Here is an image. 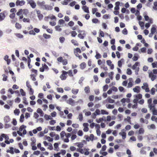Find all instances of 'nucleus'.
<instances>
[{
    "instance_id": "42",
    "label": "nucleus",
    "mask_w": 157,
    "mask_h": 157,
    "mask_svg": "<svg viewBox=\"0 0 157 157\" xmlns=\"http://www.w3.org/2000/svg\"><path fill=\"white\" fill-rule=\"evenodd\" d=\"M25 119V117L24 114H21L20 117L19 121L21 123H23Z\"/></svg>"
},
{
    "instance_id": "61",
    "label": "nucleus",
    "mask_w": 157,
    "mask_h": 157,
    "mask_svg": "<svg viewBox=\"0 0 157 157\" xmlns=\"http://www.w3.org/2000/svg\"><path fill=\"white\" fill-rule=\"evenodd\" d=\"M67 72V74H68V75L71 77H72L73 76V74L72 71L71 70H68Z\"/></svg>"
},
{
    "instance_id": "32",
    "label": "nucleus",
    "mask_w": 157,
    "mask_h": 157,
    "mask_svg": "<svg viewBox=\"0 0 157 157\" xmlns=\"http://www.w3.org/2000/svg\"><path fill=\"white\" fill-rule=\"evenodd\" d=\"M79 66L80 69L82 70H83L86 68V64L85 62H83L80 64Z\"/></svg>"
},
{
    "instance_id": "41",
    "label": "nucleus",
    "mask_w": 157,
    "mask_h": 157,
    "mask_svg": "<svg viewBox=\"0 0 157 157\" xmlns=\"http://www.w3.org/2000/svg\"><path fill=\"white\" fill-rule=\"evenodd\" d=\"M147 127L149 129H155L156 128V126L154 124H151L150 125H148Z\"/></svg>"
},
{
    "instance_id": "39",
    "label": "nucleus",
    "mask_w": 157,
    "mask_h": 157,
    "mask_svg": "<svg viewBox=\"0 0 157 157\" xmlns=\"http://www.w3.org/2000/svg\"><path fill=\"white\" fill-rule=\"evenodd\" d=\"M84 91L86 94H89L90 92V88L89 86H87L85 87L84 88Z\"/></svg>"
},
{
    "instance_id": "62",
    "label": "nucleus",
    "mask_w": 157,
    "mask_h": 157,
    "mask_svg": "<svg viewBox=\"0 0 157 157\" xmlns=\"http://www.w3.org/2000/svg\"><path fill=\"white\" fill-rule=\"evenodd\" d=\"M131 117L129 116H128L127 118H125L124 119V121L125 122H129L131 121Z\"/></svg>"
},
{
    "instance_id": "31",
    "label": "nucleus",
    "mask_w": 157,
    "mask_h": 157,
    "mask_svg": "<svg viewBox=\"0 0 157 157\" xmlns=\"http://www.w3.org/2000/svg\"><path fill=\"white\" fill-rule=\"evenodd\" d=\"M106 100L108 101V102L110 103H115V100L112 99L110 96L108 97L106 99Z\"/></svg>"
},
{
    "instance_id": "29",
    "label": "nucleus",
    "mask_w": 157,
    "mask_h": 157,
    "mask_svg": "<svg viewBox=\"0 0 157 157\" xmlns=\"http://www.w3.org/2000/svg\"><path fill=\"white\" fill-rule=\"evenodd\" d=\"M96 55L95 56V57L96 59H98L101 58V55L97 51H96Z\"/></svg>"
},
{
    "instance_id": "37",
    "label": "nucleus",
    "mask_w": 157,
    "mask_h": 157,
    "mask_svg": "<svg viewBox=\"0 0 157 157\" xmlns=\"http://www.w3.org/2000/svg\"><path fill=\"white\" fill-rule=\"evenodd\" d=\"M74 52L75 54L78 53H81L82 52V51L79 48L77 47L76 48L74 49Z\"/></svg>"
},
{
    "instance_id": "11",
    "label": "nucleus",
    "mask_w": 157,
    "mask_h": 157,
    "mask_svg": "<svg viewBox=\"0 0 157 157\" xmlns=\"http://www.w3.org/2000/svg\"><path fill=\"white\" fill-rule=\"evenodd\" d=\"M66 102L72 106H73L75 104V101L72 98H70L68 100H67Z\"/></svg>"
},
{
    "instance_id": "5",
    "label": "nucleus",
    "mask_w": 157,
    "mask_h": 157,
    "mask_svg": "<svg viewBox=\"0 0 157 157\" xmlns=\"http://www.w3.org/2000/svg\"><path fill=\"white\" fill-rule=\"evenodd\" d=\"M29 4L31 7L33 8L34 9L36 6V4L34 0H29V2H27V4Z\"/></svg>"
},
{
    "instance_id": "3",
    "label": "nucleus",
    "mask_w": 157,
    "mask_h": 157,
    "mask_svg": "<svg viewBox=\"0 0 157 157\" xmlns=\"http://www.w3.org/2000/svg\"><path fill=\"white\" fill-rule=\"evenodd\" d=\"M62 74L60 75L59 77L62 80H66L67 77V72L63 70L62 71Z\"/></svg>"
},
{
    "instance_id": "15",
    "label": "nucleus",
    "mask_w": 157,
    "mask_h": 157,
    "mask_svg": "<svg viewBox=\"0 0 157 157\" xmlns=\"http://www.w3.org/2000/svg\"><path fill=\"white\" fill-rule=\"evenodd\" d=\"M151 20L149 21L148 22L146 23L144 25L147 29H148L150 26L151 24L153 23V21L152 20V19H151Z\"/></svg>"
},
{
    "instance_id": "57",
    "label": "nucleus",
    "mask_w": 157,
    "mask_h": 157,
    "mask_svg": "<svg viewBox=\"0 0 157 157\" xmlns=\"http://www.w3.org/2000/svg\"><path fill=\"white\" fill-rule=\"evenodd\" d=\"M132 71L129 68H128L127 69L126 73L127 75H131L132 74Z\"/></svg>"
},
{
    "instance_id": "4",
    "label": "nucleus",
    "mask_w": 157,
    "mask_h": 157,
    "mask_svg": "<svg viewBox=\"0 0 157 157\" xmlns=\"http://www.w3.org/2000/svg\"><path fill=\"white\" fill-rule=\"evenodd\" d=\"M143 16L144 17V20L146 21H149L151 20V19H152V20L153 21V19L152 18H150L147 15V13L146 11L144 12L143 13Z\"/></svg>"
},
{
    "instance_id": "40",
    "label": "nucleus",
    "mask_w": 157,
    "mask_h": 157,
    "mask_svg": "<svg viewBox=\"0 0 157 157\" xmlns=\"http://www.w3.org/2000/svg\"><path fill=\"white\" fill-rule=\"evenodd\" d=\"M101 114L102 115H108L109 114V112L105 110L102 109L101 110Z\"/></svg>"
},
{
    "instance_id": "58",
    "label": "nucleus",
    "mask_w": 157,
    "mask_h": 157,
    "mask_svg": "<svg viewBox=\"0 0 157 157\" xmlns=\"http://www.w3.org/2000/svg\"><path fill=\"white\" fill-rule=\"evenodd\" d=\"M155 89L154 87H152L150 90V93L151 95H154L155 94Z\"/></svg>"
},
{
    "instance_id": "36",
    "label": "nucleus",
    "mask_w": 157,
    "mask_h": 157,
    "mask_svg": "<svg viewBox=\"0 0 157 157\" xmlns=\"http://www.w3.org/2000/svg\"><path fill=\"white\" fill-rule=\"evenodd\" d=\"M147 48L145 47L141 48L139 50V52L141 53H144L146 52Z\"/></svg>"
},
{
    "instance_id": "16",
    "label": "nucleus",
    "mask_w": 157,
    "mask_h": 157,
    "mask_svg": "<svg viewBox=\"0 0 157 157\" xmlns=\"http://www.w3.org/2000/svg\"><path fill=\"white\" fill-rule=\"evenodd\" d=\"M82 9L85 13H90L89 8L88 7H87L86 5L82 6Z\"/></svg>"
},
{
    "instance_id": "50",
    "label": "nucleus",
    "mask_w": 157,
    "mask_h": 157,
    "mask_svg": "<svg viewBox=\"0 0 157 157\" xmlns=\"http://www.w3.org/2000/svg\"><path fill=\"white\" fill-rule=\"evenodd\" d=\"M65 132L64 131H62L60 133L61 138L63 140L64 139V137L65 136Z\"/></svg>"
},
{
    "instance_id": "27",
    "label": "nucleus",
    "mask_w": 157,
    "mask_h": 157,
    "mask_svg": "<svg viewBox=\"0 0 157 157\" xmlns=\"http://www.w3.org/2000/svg\"><path fill=\"white\" fill-rule=\"evenodd\" d=\"M157 28V27L156 25H152V27L151 29V32L154 34L156 32V29Z\"/></svg>"
},
{
    "instance_id": "18",
    "label": "nucleus",
    "mask_w": 157,
    "mask_h": 157,
    "mask_svg": "<svg viewBox=\"0 0 157 157\" xmlns=\"http://www.w3.org/2000/svg\"><path fill=\"white\" fill-rule=\"evenodd\" d=\"M140 66V63L139 62H136L133 65L132 67V69L133 70H135L136 69H137V67Z\"/></svg>"
},
{
    "instance_id": "46",
    "label": "nucleus",
    "mask_w": 157,
    "mask_h": 157,
    "mask_svg": "<svg viewBox=\"0 0 157 157\" xmlns=\"http://www.w3.org/2000/svg\"><path fill=\"white\" fill-rule=\"evenodd\" d=\"M92 22L93 23L97 24L100 23V21L97 18H94L92 20Z\"/></svg>"
},
{
    "instance_id": "34",
    "label": "nucleus",
    "mask_w": 157,
    "mask_h": 157,
    "mask_svg": "<svg viewBox=\"0 0 157 157\" xmlns=\"http://www.w3.org/2000/svg\"><path fill=\"white\" fill-rule=\"evenodd\" d=\"M10 120V118L9 116H6L4 118V121L6 123L9 122Z\"/></svg>"
},
{
    "instance_id": "17",
    "label": "nucleus",
    "mask_w": 157,
    "mask_h": 157,
    "mask_svg": "<svg viewBox=\"0 0 157 157\" xmlns=\"http://www.w3.org/2000/svg\"><path fill=\"white\" fill-rule=\"evenodd\" d=\"M133 91L136 93H139L140 90V86H136L133 89Z\"/></svg>"
},
{
    "instance_id": "19",
    "label": "nucleus",
    "mask_w": 157,
    "mask_h": 157,
    "mask_svg": "<svg viewBox=\"0 0 157 157\" xmlns=\"http://www.w3.org/2000/svg\"><path fill=\"white\" fill-rule=\"evenodd\" d=\"M99 111L98 109H97L91 115V117L93 119H95L96 117V116L97 115H99L101 114V113H97L96 114V112L97 111Z\"/></svg>"
},
{
    "instance_id": "22",
    "label": "nucleus",
    "mask_w": 157,
    "mask_h": 157,
    "mask_svg": "<svg viewBox=\"0 0 157 157\" xmlns=\"http://www.w3.org/2000/svg\"><path fill=\"white\" fill-rule=\"evenodd\" d=\"M43 6L44 9L47 10H51L53 9L52 6L48 5H44Z\"/></svg>"
},
{
    "instance_id": "8",
    "label": "nucleus",
    "mask_w": 157,
    "mask_h": 157,
    "mask_svg": "<svg viewBox=\"0 0 157 157\" xmlns=\"http://www.w3.org/2000/svg\"><path fill=\"white\" fill-rule=\"evenodd\" d=\"M9 56L8 55H6L4 57V59L7 62V65H9L11 62V60L10 59H9Z\"/></svg>"
},
{
    "instance_id": "6",
    "label": "nucleus",
    "mask_w": 157,
    "mask_h": 157,
    "mask_svg": "<svg viewBox=\"0 0 157 157\" xmlns=\"http://www.w3.org/2000/svg\"><path fill=\"white\" fill-rule=\"evenodd\" d=\"M25 1L22 0L20 1L19 0H17L16 2V5L17 6H21L25 4Z\"/></svg>"
},
{
    "instance_id": "55",
    "label": "nucleus",
    "mask_w": 157,
    "mask_h": 157,
    "mask_svg": "<svg viewBox=\"0 0 157 157\" xmlns=\"http://www.w3.org/2000/svg\"><path fill=\"white\" fill-rule=\"evenodd\" d=\"M60 26L59 25H57L55 26V29L56 31H58L59 32H61L62 29L60 28Z\"/></svg>"
},
{
    "instance_id": "63",
    "label": "nucleus",
    "mask_w": 157,
    "mask_h": 157,
    "mask_svg": "<svg viewBox=\"0 0 157 157\" xmlns=\"http://www.w3.org/2000/svg\"><path fill=\"white\" fill-rule=\"evenodd\" d=\"M11 123L14 126H16L17 124V121L15 118H13L12 121L11 122Z\"/></svg>"
},
{
    "instance_id": "49",
    "label": "nucleus",
    "mask_w": 157,
    "mask_h": 157,
    "mask_svg": "<svg viewBox=\"0 0 157 157\" xmlns=\"http://www.w3.org/2000/svg\"><path fill=\"white\" fill-rule=\"evenodd\" d=\"M20 92L21 93V95L23 96H25L26 95V92L24 91L22 89H20Z\"/></svg>"
},
{
    "instance_id": "64",
    "label": "nucleus",
    "mask_w": 157,
    "mask_h": 157,
    "mask_svg": "<svg viewBox=\"0 0 157 157\" xmlns=\"http://www.w3.org/2000/svg\"><path fill=\"white\" fill-rule=\"evenodd\" d=\"M152 67L153 68H157V61H155L151 63Z\"/></svg>"
},
{
    "instance_id": "13",
    "label": "nucleus",
    "mask_w": 157,
    "mask_h": 157,
    "mask_svg": "<svg viewBox=\"0 0 157 157\" xmlns=\"http://www.w3.org/2000/svg\"><path fill=\"white\" fill-rule=\"evenodd\" d=\"M60 144V142H58L55 143L54 144V150L55 151H58L59 150V145Z\"/></svg>"
},
{
    "instance_id": "44",
    "label": "nucleus",
    "mask_w": 157,
    "mask_h": 157,
    "mask_svg": "<svg viewBox=\"0 0 157 157\" xmlns=\"http://www.w3.org/2000/svg\"><path fill=\"white\" fill-rule=\"evenodd\" d=\"M78 89H75L74 88H73L72 89L71 92L74 94L76 95L78 93Z\"/></svg>"
},
{
    "instance_id": "10",
    "label": "nucleus",
    "mask_w": 157,
    "mask_h": 157,
    "mask_svg": "<svg viewBox=\"0 0 157 157\" xmlns=\"http://www.w3.org/2000/svg\"><path fill=\"white\" fill-rule=\"evenodd\" d=\"M140 58V56L139 54L137 53H135L134 54V56L132 58V59L134 61H137Z\"/></svg>"
},
{
    "instance_id": "45",
    "label": "nucleus",
    "mask_w": 157,
    "mask_h": 157,
    "mask_svg": "<svg viewBox=\"0 0 157 157\" xmlns=\"http://www.w3.org/2000/svg\"><path fill=\"white\" fill-rule=\"evenodd\" d=\"M114 72L113 71H111L108 74L109 76V77L110 79L113 80V75Z\"/></svg>"
},
{
    "instance_id": "53",
    "label": "nucleus",
    "mask_w": 157,
    "mask_h": 157,
    "mask_svg": "<svg viewBox=\"0 0 157 157\" xmlns=\"http://www.w3.org/2000/svg\"><path fill=\"white\" fill-rule=\"evenodd\" d=\"M110 15L109 14H105L103 16L102 18L104 19H110Z\"/></svg>"
},
{
    "instance_id": "54",
    "label": "nucleus",
    "mask_w": 157,
    "mask_h": 157,
    "mask_svg": "<svg viewBox=\"0 0 157 157\" xmlns=\"http://www.w3.org/2000/svg\"><path fill=\"white\" fill-rule=\"evenodd\" d=\"M153 5V9L155 10H157V0L154 2Z\"/></svg>"
},
{
    "instance_id": "33",
    "label": "nucleus",
    "mask_w": 157,
    "mask_h": 157,
    "mask_svg": "<svg viewBox=\"0 0 157 157\" xmlns=\"http://www.w3.org/2000/svg\"><path fill=\"white\" fill-rule=\"evenodd\" d=\"M106 107L109 109H112L114 108V104L111 105L110 104H107L106 105Z\"/></svg>"
},
{
    "instance_id": "28",
    "label": "nucleus",
    "mask_w": 157,
    "mask_h": 157,
    "mask_svg": "<svg viewBox=\"0 0 157 157\" xmlns=\"http://www.w3.org/2000/svg\"><path fill=\"white\" fill-rule=\"evenodd\" d=\"M10 150H7L6 151L7 153H10L12 154H14V152L13 151L14 148L12 147H9Z\"/></svg>"
},
{
    "instance_id": "59",
    "label": "nucleus",
    "mask_w": 157,
    "mask_h": 157,
    "mask_svg": "<svg viewBox=\"0 0 157 157\" xmlns=\"http://www.w3.org/2000/svg\"><path fill=\"white\" fill-rule=\"evenodd\" d=\"M42 66L45 69V70L48 71L49 70V68L45 63L42 64Z\"/></svg>"
},
{
    "instance_id": "7",
    "label": "nucleus",
    "mask_w": 157,
    "mask_h": 157,
    "mask_svg": "<svg viewBox=\"0 0 157 157\" xmlns=\"http://www.w3.org/2000/svg\"><path fill=\"white\" fill-rule=\"evenodd\" d=\"M129 82L128 83V86L127 87L128 88H131L133 85L134 82L133 80V78H130L128 79Z\"/></svg>"
},
{
    "instance_id": "25",
    "label": "nucleus",
    "mask_w": 157,
    "mask_h": 157,
    "mask_svg": "<svg viewBox=\"0 0 157 157\" xmlns=\"http://www.w3.org/2000/svg\"><path fill=\"white\" fill-rule=\"evenodd\" d=\"M44 117L46 121H48L50 120H51L52 119V117H51V115L47 114H45Z\"/></svg>"
},
{
    "instance_id": "21",
    "label": "nucleus",
    "mask_w": 157,
    "mask_h": 157,
    "mask_svg": "<svg viewBox=\"0 0 157 157\" xmlns=\"http://www.w3.org/2000/svg\"><path fill=\"white\" fill-rule=\"evenodd\" d=\"M124 60L123 58H122L121 60L118 61L117 62L118 66L119 67H122V64L124 62Z\"/></svg>"
},
{
    "instance_id": "12",
    "label": "nucleus",
    "mask_w": 157,
    "mask_h": 157,
    "mask_svg": "<svg viewBox=\"0 0 157 157\" xmlns=\"http://www.w3.org/2000/svg\"><path fill=\"white\" fill-rule=\"evenodd\" d=\"M144 128L142 127H140L139 130H137L136 132V134L138 135L142 134L144 133Z\"/></svg>"
},
{
    "instance_id": "26",
    "label": "nucleus",
    "mask_w": 157,
    "mask_h": 157,
    "mask_svg": "<svg viewBox=\"0 0 157 157\" xmlns=\"http://www.w3.org/2000/svg\"><path fill=\"white\" fill-rule=\"evenodd\" d=\"M26 126L24 124L21 125L19 128V130L17 131L19 133H21V132L24 130V128H26Z\"/></svg>"
},
{
    "instance_id": "35",
    "label": "nucleus",
    "mask_w": 157,
    "mask_h": 157,
    "mask_svg": "<svg viewBox=\"0 0 157 157\" xmlns=\"http://www.w3.org/2000/svg\"><path fill=\"white\" fill-rule=\"evenodd\" d=\"M43 36L44 38L46 40L50 38L51 37V35L47 34L46 33H44L43 35Z\"/></svg>"
},
{
    "instance_id": "24",
    "label": "nucleus",
    "mask_w": 157,
    "mask_h": 157,
    "mask_svg": "<svg viewBox=\"0 0 157 157\" xmlns=\"http://www.w3.org/2000/svg\"><path fill=\"white\" fill-rule=\"evenodd\" d=\"M152 111L153 115L157 116V109H156L155 107H151V109H150Z\"/></svg>"
},
{
    "instance_id": "56",
    "label": "nucleus",
    "mask_w": 157,
    "mask_h": 157,
    "mask_svg": "<svg viewBox=\"0 0 157 157\" xmlns=\"http://www.w3.org/2000/svg\"><path fill=\"white\" fill-rule=\"evenodd\" d=\"M36 75L33 74H31L30 75V78L33 81H35L36 80Z\"/></svg>"
},
{
    "instance_id": "30",
    "label": "nucleus",
    "mask_w": 157,
    "mask_h": 157,
    "mask_svg": "<svg viewBox=\"0 0 157 157\" xmlns=\"http://www.w3.org/2000/svg\"><path fill=\"white\" fill-rule=\"evenodd\" d=\"M139 24L140 26L141 29L142 30H143L144 29V22L143 21H139Z\"/></svg>"
},
{
    "instance_id": "60",
    "label": "nucleus",
    "mask_w": 157,
    "mask_h": 157,
    "mask_svg": "<svg viewBox=\"0 0 157 157\" xmlns=\"http://www.w3.org/2000/svg\"><path fill=\"white\" fill-rule=\"evenodd\" d=\"M78 118L80 121H82L83 119V114L82 112L80 113L78 115Z\"/></svg>"
},
{
    "instance_id": "2",
    "label": "nucleus",
    "mask_w": 157,
    "mask_h": 157,
    "mask_svg": "<svg viewBox=\"0 0 157 157\" xmlns=\"http://www.w3.org/2000/svg\"><path fill=\"white\" fill-rule=\"evenodd\" d=\"M148 77L151 79L152 81H154L157 78V75H154L152 73V71H150L149 70L148 71Z\"/></svg>"
},
{
    "instance_id": "51",
    "label": "nucleus",
    "mask_w": 157,
    "mask_h": 157,
    "mask_svg": "<svg viewBox=\"0 0 157 157\" xmlns=\"http://www.w3.org/2000/svg\"><path fill=\"white\" fill-rule=\"evenodd\" d=\"M15 26L16 29H21L22 27L21 25L17 22L16 23Z\"/></svg>"
},
{
    "instance_id": "1",
    "label": "nucleus",
    "mask_w": 157,
    "mask_h": 157,
    "mask_svg": "<svg viewBox=\"0 0 157 157\" xmlns=\"http://www.w3.org/2000/svg\"><path fill=\"white\" fill-rule=\"evenodd\" d=\"M40 31V30L39 29L34 28L33 30H30L29 32L26 30H23V32L25 34H27L28 33H29L30 35H36V33H38Z\"/></svg>"
},
{
    "instance_id": "48",
    "label": "nucleus",
    "mask_w": 157,
    "mask_h": 157,
    "mask_svg": "<svg viewBox=\"0 0 157 157\" xmlns=\"http://www.w3.org/2000/svg\"><path fill=\"white\" fill-rule=\"evenodd\" d=\"M118 89L121 92H125L126 91L124 87L121 86L119 87Z\"/></svg>"
},
{
    "instance_id": "20",
    "label": "nucleus",
    "mask_w": 157,
    "mask_h": 157,
    "mask_svg": "<svg viewBox=\"0 0 157 157\" xmlns=\"http://www.w3.org/2000/svg\"><path fill=\"white\" fill-rule=\"evenodd\" d=\"M37 37L42 41V42L43 43V44H44L45 42L47 43L48 42V41L47 40H45V39L44 38L43 35H38Z\"/></svg>"
},
{
    "instance_id": "38",
    "label": "nucleus",
    "mask_w": 157,
    "mask_h": 157,
    "mask_svg": "<svg viewBox=\"0 0 157 157\" xmlns=\"http://www.w3.org/2000/svg\"><path fill=\"white\" fill-rule=\"evenodd\" d=\"M14 35L19 39H22L24 37L23 35L20 33H15Z\"/></svg>"
},
{
    "instance_id": "14",
    "label": "nucleus",
    "mask_w": 157,
    "mask_h": 157,
    "mask_svg": "<svg viewBox=\"0 0 157 157\" xmlns=\"http://www.w3.org/2000/svg\"><path fill=\"white\" fill-rule=\"evenodd\" d=\"M157 104V99H154L153 101V105L149 104L148 105V107L150 109H151V107H155L156 105Z\"/></svg>"
},
{
    "instance_id": "43",
    "label": "nucleus",
    "mask_w": 157,
    "mask_h": 157,
    "mask_svg": "<svg viewBox=\"0 0 157 157\" xmlns=\"http://www.w3.org/2000/svg\"><path fill=\"white\" fill-rule=\"evenodd\" d=\"M13 113L15 115L18 116L20 113V110L19 109L16 108L14 110Z\"/></svg>"
},
{
    "instance_id": "23",
    "label": "nucleus",
    "mask_w": 157,
    "mask_h": 157,
    "mask_svg": "<svg viewBox=\"0 0 157 157\" xmlns=\"http://www.w3.org/2000/svg\"><path fill=\"white\" fill-rule=\"evenodd\" d=\"M24 129L22 131H23V133H19V132H17V133L18 134L19 136H21L22 137H24L25 136V135L27 133V131L26 130V128H24Z\"/></svg>"
},
{
    "instance_id": "9",
    "label": "nucleus",
    "mask_w": 157,
    "mask_h": 157,
    "mask_svg": "<svg viewBox=\"0 0 157 157\" xmlns=\"http://www.w3.org/2000/svg\"><path fill=\"white\" fill-rule=\"evenodd\" d=\"M6 11H4L3 12L0 13V22L3 20L5 18L6 16L5 15Z\"/></svg>"
},
{
    "instance_id": "47",
    "label": "nucleus",
    "mask_w": 157,
    "mask_h": 157,
    "mask_svg": "<svg viewBox=\"0 0 157 157\" xmlns=\"http://www.w3.org/2000/svg\"><path fill=\"white\" fill-rule=\"evenodd\" d=\"M69 33L71 34V36L72 37H75L77 34L76 31H71Z\"/></svg>"
},
{
    "instance_id": "52",
    "label": "nucleus",
    "mask_w": 157,
    "mask_h": 157,
    "mask_svg": "<svg viewBox=\"0 0 157 157\" xmlns=\"http://www.w3.org/2000/svg\"><path fill=\"white\" fill-rule=\"evenodd\" d=\"M109 87L108 85L107 84H105L103 86V92H105L108 90Z\"/></svg>"
}]
</instances>
